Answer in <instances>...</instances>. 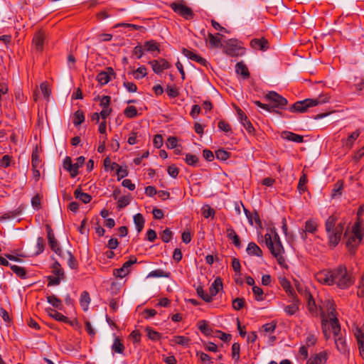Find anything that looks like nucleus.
Listing matches in <instances>:
<instances>
[{
	"label": "nucleus",
	"mask_w": 364,
	"mask_h": 364,
	"mask_svg": "<svg viewBox=\"0 0 364 364\" xmlns=\"http://www.w3.org/2000/svg\"><path fill=\"white\" fill-rule=\"evenodd\" d=\"M336 217L331 215L328 217L325 223L328 245L331 247H335L338 245L344 229L343 223L336 224Z\"/></svg>",
	"instance_id": "nucleus-1"
},
{
	"label": "nucleus",
	"mask_w": 364,
	"mask_h": 364,
	"mask_svg": "<svg viewBox=\"0 0 364 364\" xmlns=\"http://www.w3.org/2000/svg\"><path fill=\"white\" fill-rule=\"evenodd\" d=\"M264 241L272 255L276 257L279 264L284 267L286 265V260L282 256L284 250L277 233L274 232V237L269 233H266L264 235Z\"/></svg>",
	"instance_id": "nucleus-2"
},
{
	"label": "nucleus",
	"mask_w": 364,
	"mask_h": 364,
	"mask_svg": "<svg viewBox=\"0 0 364 364\" xmlns=\"http://www.w3.org/2000/svg\"><path fill=\"white\" fill-rule=\"evenodd\" d=\"M330 96L328 92L321 93L315 99H305L304 100L296 102L291 107L290 110L293 112L304 113L309 107L320 105L329 101Z\"/></svg>",
	"instance_id": "nucleus-3"
},
{
	"label": "nucleus",
	"mask_w": 364,
	"mask_h": 364,
	"mask_svg": "<svg viewBox=\"0 0 364 364\" xmlns=\"http://www.w3.org/2000/svg\"><path fill=\"white\" fill-rule=\"evenodd\" d=\"M333 284L341 289L349 288L354 284V279L344 265H340L333 269Z\"/></svg>",
	"instance_id": "nucleus-4"
},
{
	"label": "nucleus",
	"mask_w": 364,
	"mask_h": 364,
	"mask_svg": "<svg viewBox=\"0 0 364 364\" xmlns=\"http://www.w3.org/2000/svg\"><path fill=\"white\" fill-rule=\"evenodd\" d=\"M265 98L269 102V104H264L257 100L255 101L254 103L258 107L268 111H270L269 106L283 108L287 103V100L279 95L278 92H268Z\"/></svg>",
	"instance_id": "nucleus-5"
},
{
	"label": "nucleus",
	"mask_w": 364,
	"mask_h": 364,
	"mask_svg": "<svg viewBox=\"0 0 364 364\" xmlns=\"http://www.w3.org/2000/svg\"><path fill=\"white\" fill-rule=\"evenodd\" d=\"M353 235L348 238L346 242V246L351 254L355 253L363 237V234L358 222L354 224L353 227Z\"/></svg>",
	"instance_id": "nucleus-6"
},
{
	"label": "nucleus",
	"mask_w": 364,
	"mask_h": 364,
	"mask_svg": "<svg viewBox=\"0 0 364 364\" xmlns=\"http://www.w3.org/2000/svg\"><path fill=\"white\" fill-rule=\"evenodd\" d=\"M171 9L186 20H191L194 17L193 10L187 6L183 1H177L170 4Z\"/></svg>",
	"instance_id": "nucleus-7"
},
{
	"label": "nucleus",
	"mask_w": 364,
	"mask_h": 364,
	"mask_svg": "<svg viewBox=\"0 0 364 364\" xmlns=\"http://www.w3.org/2000/svg\"><path fill=\"white\" fill-rule=\"evenodd\" d=\"M326 308L327 310V313L329 317L330 323L331 325V328L333 332V334L336 336L338 335V333L341 331L340 325L338 323V320L337 319L335 312H336V308L334 304L330 301L328 300L326 301Z\"/></svg>",
	"instance_id": "nucleus-8"
},
{
	"label": "nucleus",
	"mask_w": 364,
	"mask_h": 364,
	"mask_svg": "<svg viewBox=\"0 0 364 364\" xmlns=\"http://www.w3.org/2000/svg\"><path fill=\"white\" fill-rule=\"evenodd\" d=\"M223 52L228 55L234 57L242 54V48L237 40L230 39L223 46Z\"/></svg>",
	"instance_id": "nucleus-9"
},
{
	"label": "nucleus",
	"mask_w": 364,
	"mask_h": 364,
	"mask_svg": "<svg viewBox=\"0 0 364 364\" xmlns=\"http://www.w3.org/2000/svg\"><path fill=\"white\" fill-rule=\"evenodd\" d=\"M137 259L135 257H131L128 261L124 262L122 267L114 269L113 270V274L116 277L124 278L130 272V268L132 265L136 262Z\"/></svg>",
	"instance_id": "nucleus-10"
},
{
	"label": "nucleus",
	"mask_w": 364,
	"mask_h": 364,
	"mask_svg": "<svg viewBox=\"0 0 364 364\" xmlns=\"http://www.w3.org/2000/svg\"><path fill=\"white\" fill-rule=\"evenodd\" d=\"M46 38V35L43 31L39 30L35 33L32 43L36 51L41 52L43 50Z\"/></svg>",
	"instance_id": "nucleus-11"
},
{
	"label": "nucleus",
	"mask_w": 364,
	"mask_h": 364,
	"mask_svg": "<svg viewBox=\"0 0 364 364\" xmlns=\"http://www.w3.org/2000/svg\"><path fill=\"white\" fill-rule=\"evenodd\" d=\"M115 76V73L111 67H107L97 75V80L100 85L107 84Z\"/></svg>",
	"instance_id": "nucleus-12"
},
{
	"label": "nucleus",
	"mask_w": 364,
	"mask_h": 364,
	"mask_svg": "<svg viewBox=\"0 0 364 364\" xmlns=\"http://www.w3.org/2000/svg\"><path fill=\"white\" fill-rule=\"evenodd\" d=\"M316 280L326 285H333V270L321 271L316 274Z\"/></svg>",
	"instance_id": "nucleus-13"
},
{
	"label": "nucleus",
	"mask_w": 364,
	"mask_h": 364,
	"mask_svg": "<svg viewBox=\"0 0 364 364\" xmlns=\"http://www.w3.org/2000/svg\"><path fill=\"white\" fill-rule=\"evenodd\" d=\"M151 65L152 70L155 73H160L164 70L169 68L170 64L165 59L154 60L149 62Z\"/></svg>",
	"instance_id": "nucleus-14"
},
{
	"label": "nucleus",
	"mask_w": 364,
	"mask_h": 364,
	"mask_svg": "<svg viewBox=\"0 0 364 364\" xmlns=\"http://www.w3.org/2000/svg\"><path fill=\"white\" fill-rule=\"evenodd\" d=\"M250 46L255 50L265 51L269 48V42L264 38H254L250 41Z\"/></svg>",
	"instance_id": "nucleus-15"
},
{
	"label": "nucleus",
	"mask_w": 364,
	"mask_h": 364,
	"mask_svg": "<svg viewBox=\"0 0 364 364\" xmlns=\"http://www.w3.org/2000/svg\"><path fill=\"white\" fill-rule=\"evenodd\" d=\"M47 230L48 243L51 250L54 251L58 255L61 256L62 250L59 247L58 241L55 238V236L49 226L47 227Z\"/></svg>",
	"instance_id": "nucleus-16"
},
{
	"label": "nucleus",
	"mask_w": 364,
	"mask_h": 364,
	"mask_svg": "<svg viewBox=\"0 0 364 364\" xmlns=\"http://www.w3.org/2000/svg\"><path fill=\"white\" fill-rule=\"evenodd\" d=\"M300 302L298 298H294L293 303L284 306V311L287 316H293L299 311Z\"/></svg>",
	"instance_id": "nucleus-17"
},
{
	"label": "nucleus",
	"mask_w": 364,
	"mask_h": 364,
	"mask_svg": "<svg viewBox=\"0 0 364 364\" xmlns=\"http://www.w3.org/2000/svg\"><path fill=\"white\" fill-rule=\"evenodd\" d=\"M223 289V282L220 277L216 278L214 282L211 284L209 288L210 296L211 299Z\"/></svg>",
	"instance_id": "nucleus-18"
},
{
	"label": "nucleus",
	"mask_w": 364,
	"mask_h": 364,
	"mask_svg": "<svg viewBox=\"0 0 364 364\" xmlns=\"http://www.w3.org/2000/svg\"><path fill=\"white\" fill-rule=\"evenodd\" d=\"M63 168L70 172L71 177L75 178L78 171L74 169V164L72 163L71 158L66 156L63 160Z\"/></svg>",
	"instance_id": "nucleus-19"
},
{
	"label": "nucleus",
	"mask_w": 364,
	"mask_h": 364,
	"mask_svg": "<svg viewBox=\"0 0 364 364\" xmlns=\"http://www.w3.org/2000/svg\"><path fill=\"white\" fill-rule=\"evenodd\" d=\"M226 232H227L228 238L229 240H232L233 244L237 247H241L240 240L238 235L236 234V232L233 230V228L230 226L227 228Z\"/></svg>",
	"instance_id": "nucleus-20"
},
{
	"label": "nucleus",
	"mask_w": 364,
	"mask_h": 364,
	"mask_svg": "<svg viewBox=\"0 0 364 364\" xmlns=\"http://www.w3.org/2000/svg\"><path fill=\"white\" fill-rule=\"evenodd\" d=\"M282 136L283 138L289 141H292L296 143H301L304 141L303 136L294 134L291 132H282Z\"/></svg>",
	"instance_id": "nucleus-21"
},
{
	"label": "nucleus",
	"mask_w": 364,
	"mask_h": 364,
	"mask_svg": "<svg viewBox=\"0 0 364 364\" xmlns=\"http://www.w3.org/2000/svg\"><path fill=\"white\" fill-rule=\"evenodd\" d=\"M246 251H247V254L250 255L257 256V257L262 256V250L255 242H250L247 245Z\"/></svg>",
	"instance_id": "nucleus-22"
},
{
	"label": "nucleus",
	"mask_w": 364,
	"mask_h": 364,
	"mask_svg": "<svg viewBox=\"0 0 364 364\" xmlns=\"http://www.w3.org/2000/svg\"><path fill=\"white\" fill-rule=\"evenodd\" d=\"M327 360L326 354L321 352L311 358L307 364H323Z\"/></svg>",
	"instance_id": "nucleus-23"
},
{
	"label": "nucleus",
	"mask_w": 364,
	"mask_h": 364,
	"mask_svg": "<svg viewBox=\"0 0 364 364\" xmlns=\"http://www.w3.org/2000/svg\"><path fill=\"white\" fill-rule=\"evenodd\" d=\"M190 339L183 336H175L171 340V344H178L183 347H187L189 345Z\"/></svg>",
	"instance_id": "nucleus-24"
},
{
	"label": "nucleus",
	"mask_w": 364,
	"mask_h": 364,
	"mask_svg": "<svg viewBox=\"0 0 364 364\" xmlns=\"http://www.w3.org/2000/svg\"><path fill=\"white\" fill-rule=\"evenodd\" d=\"M48 315L55 319L56 321L64 322V323H68L69 320L68 318L63 315L61 313L58 312L57 311L48 309H47Z\"/></svg>",
	"instance_id": "nucleus-25"
},
{
	"label": "nucleus",
	"mask_w": 364,
	"mask_h": 364,
	"mask_svg": "<svg viewBox=\"0 0 364 364\" xmlns=\"http://www.w3.org/2000/svg\"><path fill=\"white\" fill-rule=\"evenodd\" d=\"M306 296L307 299V306L309 311L313 314L316 315L317 314V306L316 305L315 301L313 299L311 294L309 292H306Z\"/></svg>",
	"instance_id": "nucleus-26"
},
{
	"label": "nucleus",
	"mask_w": 364,
	"mask_h": 364,
	"mask_svg": "<svg viewBox=\"0 0 364 364\" xmlns=\"http://www.w3.org/2000/svg\"><path fill=\"white\" fill-rule=\"evenodd\" d=\"M90 301L91 299L89 293L86 291H82L80 295V303L84 311H87Z\"/></svg>",
	"instance_id": "nucleus-27"
},
{
	"label": "nucleus",
	"mask_w": 364,
	"mask_h": 364,
	"mask_svg": "<svg viewBox=\"0 0 364 364\" xmlns=\"http://www.w3.org/2000/svg\"><path fill=\"white\" fill-rule=\"evenodd\" d=\"M343 187V182L341 180H338L334 185L331 192V198H338L342 194V189Z\"/></svg>",
	"instance_id": "nucleus-28"
},
{
	"label": "nucleus",
	"mask_w": 364,
	"mask_h": 364,
	"mask_svg": "<svg viewBox=\"0 0 364 364\" xmlns=\"http://www.w3.org/2000/svg\"><path fill=\"white\" fill-rule=\"evenodd\" d=\"M124 346L119 337H115L112 346V350L119 354H122L124 351Z\"/></svg>",
	"instance_id": "nucleus-29"
},
{
	"label": "nucleus",
	"mask_w": 364,
	"mask_h": 364,
	"mask_svg": "<svg viewBox=\"0 0 364 364\" xmlns=\"http://www.w3.org/2000/svg\"><path fill=\"white\" fill-rule=\"evenodd\" d=\"M74 196L76 198L80 200L84 203H88L90 202L92 197L90 195L81 191L80 188H77L74 192Z\"/></svg>",
	"instance_id": "nucleus-30"
},
{
	"label": "nucleus",
	"mask_w": 364,
	"mask_h": 364,
	"mask_svg": "<svg viewBox=\"0 0 364 364\" xmlns=\"http://www.w3.org/2000/svg\"><path fill=\"white\" fill-rule=\"evenodd\" d=\"M318 224L314 219L306 221L304 226V232L308 233H314L317 230Z\"/></svg>",
	"instance_id": "nucleus-31"
},
{
	"label": "nucleus",
	"mask_w": 364,
	"mask_h": 364,
	"mask_svg": "<svg viewBox=\"0 0 364 364\" xmlns=\"http://www.w3.org/2000/svg\"><path fill=\"white\" fill-rule=\"evenodd\" d=\"M134 223L136 225L137 232H140L143 230L145 223L143 215L141 213L136 214L134 216Z\"/></svg>",
	"instance_id": "nucleus-32"
},
{
	"label": "nucleus",
	"mask_w": 364,
	"mask_h": 364,
	"mask_svg": "<svg viewBox=\"0 0 364 364\" xmlns=\"http://www.w3.org/2000/svg\"><path fill=\"white\" fill-rule=\"evenodd\" d=\"M235 70L237 74L243 77H247L250 75L247 67L242 62L236 64Z\"/></svg>",
	"instance_id": "nucleus-33"
},
{
	"label": "nucleus",
	"mask_w": 364,
	"mask_h": 364,
	"mask_svg": "<svg viewBox=\"0 0 364 364\" xmlns=\"http://www.w3.org/2000/svg\"><path fill=\"white\" fill-rule=\"evenodd\" d=\"M130 74H132L135 79H141L147 75L146 68L145 66L141 65L136 70H133Z\"/></svg>",
	"instance_id": "nucleus-34"
},
{
	"label": "nucleus",
	"mask_w": 364,
	"mask_h": 364,
	"mask_svg": "<svg viewBox=\"0 0 364 364\" xmlns=\"http://www.w3.org/2000/svg\"><path fill=\"white\" fill-rule=\"evenodd\" d=\"M47 301L56 309H62L63 304L60 299L55 295L47 296Z\"/></svg>",
	"instance_id": "nucleus-35"
},
{
	"label": "nucleus",
	"mask_w": 364,
	"mask_h": 364,
	"mask_svg": "<svg viewBox=\"0 0 364 364\" xmlns=\"http://www.w3.org/2000/svg\"><path fill=\"white\" fill-rule=\"evenodd\" d=\"M196 292L198 296H200L204 301L209 303L213 301L211 296H210L209 294L205 292L202 286L199 285L196 287Z\"/></svg>",
	"instance_id": "nucleus-36"
},
{
	"label": "nucleus",
	"mask_w": 364,
	"mask_h": 364,
	"mask_svg": "<svg viewBox=\"0 0 364 364\" xmlns=\"http://www.w3.org/2000/svg\"><path fill=\"white\" fill-rule=\"evenodd\" d=\"M208 41L211 48H220L223 46L220 38L212 33L208 34Z\"/></svg>",
	"instance_id": "nucleus-37"
},
{
	"label": "nucleus",
	"mask_w": 364,
	"mask_h": 364,
	"mask_svg": "<svg viewBox=\"0 0 364 364\" xmlns=\"http://www.w3.org/2000/svg\"><path fill=\"white\" fill-rule=\"evenodd\" d=\"M144 48L146 51L149 52H159V46L157 43L154 41H146L144 44Z\"/></svg>",
	"instance_id": "nucleus-38"
},
{
	"label": "nucleus",
	"mask_w": 364,
	"mask_h": 364,
	"mask_svg": "<svg viewBox=\"0 0 364 364\" xmlns=\"http://www.w3.org/2000/svg\"><path fill=\"white\" fill-rule=\"evenodd\" d=\"M146 332L147 333V336L149 337V339H151V341H159L160 340L161 336V333L153 330L150 327H146V329H145Z\"/></svg>",
	"instance_id": "nucleus-39"
},
{
	"label": "nucleus",
	"mask_w": 364,
	"mask_h": 364,
	"mask_svg": "<svg viewBox=\"0 0 364 364\" xmlns=\"http://www.w3.org/2000/svg\"><path fill=\"white\" fill-rule=\"evenodd\" d=\"M11 269L20 278H26V272L23 267L17 265H11Z\"/></svg>",
	"instance_id": "nucleus-40"
},
{
	"label": "nucleus",
	"mask_w": 364,
	"mask_h": 364,
	"mask_svg": "<svg viewBox=\"0 0 364 364\" xmlns=\"http://www.w3.org/2000/svg\"><path fill=\"white\" fill-rule=\"evenodd\" d=\"M338 334H339V333ZM334 336H335V343L337 346L338 350L340 352H345L346 348V341L341 337H338V335L336 336L334 334Z\"/></svg>",
	"instance_id": "nucleus-41"
},
{
	"label": "nucleus",
	"mask_w": 364,
	"mask_h": 364,
	"mask_svg": "<svg viewBox=\"0 0 364 364\" xmlns=\"http://www.w3.org/2000/svg\"><path fill=\"white\" fill-rule=\"evenodd\" d=\"M85 121V116L83 112L77 110L74 114L73 124L75 126L80 125Z\"/></svg>",
	"instance_id": "nucleus-42"
},
{
	"label": "nucleus",
	"mask_w": 364,
	"mask_h": 364,
	"mask_svg": "<svg viewBox=\"0 0 364 364\" xmlns=\"http://www.w3.org/2000/svg\"><path fill=\"white\" fill-rule=\"evenodd\" d=\"M32 168H38L41 165V159L37 149L34 150L31 156Z\"/></svg>",
	"instance_id": "nucleus-43"
},
{
	"label": "nucleus",
	"mask_w": 364,
	"mask_h": 364,
	"mask_svg": "<svg viewBox=\"0 0 364 364\" xmlns=\"http://www.w3.org/2000/svg\"><path fill=\"white\" fill-rule=\"evenodd\" d=\"M240 344L238 343H234L232 346V359L237 362L240 360Z\"/></svg>",
	"instance_id": "nucleus-44"
},
{
	"label": "nucleus",
	"mask_w": 364,
	"mask_h": 364,
	"mask_svg": "<svg viewBox=\"0 0 364 364\" xmlns=\"http://www.w3.org/2000/svg\"><path fill=\"white\" fill-rule=\"evenodd\" d=\"M52 272H53V273L55 276H59V277H64V271L61 268V266H60V263L58 262H55L53 264V270H52Z\"/></svg>",
	"instance_id": "nucleus-45"
},
{
	"label": "nucleus",
	"mask_w": 364,
	"mask_h": 364,
	"mask_svg": "<svg viewBox=\"0 0 364 364\" xmlns=\"http://www.w3.org/2000/svg\"><path fill=\"white\" fill-rule=\"evenodd\" d=\"M124 114L129 118H133L137 115V110L134 106H128L124 109Z\"/></svg>",
	"instance_id": "nucleus-46"
},
{
	"label": "nucleus",
	"mask_w": 364,
	"mask_h": 364,
	"mask_svg": "<svg viewBox=\"0 0 364 364\" xmlns=\"http://www.w3.org/2000/svg\"><path fill=\"white\" fill-rule=\"evenodd\" d=\"M252 291L255 294V299L257 301H263L264 299V296H263V294H264L263 290L260 287H257V286H253Z\"/></svg>",
	"instance_id": "nucleus-47"
},
{
	"label": "nucleus",
	"mask_w": 364,
	"mask_h": 364,
	"mask_svg": "<svg viewBox=\"0 0 364 364\" xmlns=\"http://www.w3.org/2000/svg\"><path fill=\"white\" fill-rule=\"evenodd\" d=\"M215 156L221 161H226L230 157V153L223 149H219L215 152Z\"/></svg>",
	"instance_id": "nucleus-48"
},
{
	"label": "nucleus",
	"mask_w": 364,
	"mask_h": 364,
	"mask_svg": "<svg viewBox=\"0 0 364 364\" xmlns=\"http://www.w3.org/2000/svg\"><path fill=\"white\" fill-rule=\"evenodd\" d=\"M198 161V159L196 155L188 154L186 156V162L190 165L195 166H196L197 163Z\"/></svg>",
	"instance_id": "nucleus-49"
},
{
	"label": "nucleus",
	"mask_w": 364,
	"mask_h": 364,
	"mask_svg": "<svg viewBox=\"0 0 364 364\" xmlns=\"http://www.w3.org/2000/svg\"><path fill=\"white\" fill-rule=\"evenodd\" d=\"M202 214L205 218L213 217L215 215V210L209 205H205L202 209Z\"/></svg>",
	"instance_id": "nucleus-50"
},
{
	"label": "nucleus",
	"mask_w": 364,
	"mask_h": 364,
	"mask_svg": "<svg viewBox=\"0 0 364 364\" xmlns=\"http://www.w3.org/2000/svg\"><path fill=\"white\" fill-rule=\"evenodd\" d=\"M244 305L245 299L243 298H236L232 301V307L237 311L241 309Z\"/></svg>",
	"instance_id": "nucleus-51"
},
{
	"label": "nucleus",
	"mask_w": 364,
	"mask_h": 364,
	"mask_svg": "<svg viewBox=\"0 0 364 364\" xmlns=\"http://www.w3.org/2000/svg\"><path fill=\"white\" fill-rule=\"evenodd\" d=\"M64 277H61L59 276L53 277V276H48V286H53V285H58L60 283V281L63 279Z\"/></svg>",
	"instance_id": "nucleus-52"
},
{
	"label": "nucleus",
	"mask_w": 364,
	"mask_h": 364,
	"mask_svg": "<svg viewBox=\"0 0 364 364\" xmlns=\"http://www.w3.org/2000/svg\"><path fill=\"white\" fill-rule=\"evenodd\" d=\"M130 203V198L128 196H122L117 201V206L119 208L126 207Z\"/></svg>",
	"instance_id": "nucleus-53"
},
{
	"label": "nucleus",
	"mask_w": 364,
	"mask_h": 364,
	"mask_svg": "<svg viewBox=\"0 0 364 364\" xmlns=\"http://www.w3.org/2000/svg\"><path fill=\"white\" fill-rule=\"evenodd\" d=\"M232 267L235 272V274L240 277L241 275L240 260L237 258H233L232 260Z\"/></svg>",
	"instance_id": "nucleus-54"
},
{
	"label": "nucleus",
	"mask_w": 364,
	"mask_h": 364,
	"mask_svg": "<svg viewBox=\"0 0 364 364\" xmlns=\"http://www.w3.org/2000/svg\"><path fill=\"white\" fill-rule=\"evenodd\" d=\"M161 237L164 242H168L172 237V232L170 230V229L166 228L163 231Z\"/></svg>",
	"instance_id": "nucleus-55"
},
{
	"label": "nucleus",
	"mask_w": 364,
	"mask_h": 364,
	"mask_svg": "<svg viewBox=\"0 0 364 364\" xmlns=\"http://www.w3.org/2000/svg\"><path fill=\"white\" fill-rule=\"evenodd\" d=\"M307 182L306 176L305 175H303L300 177L299 181L298 183V189L300 193H302L306 189V183Z\"/></svg>",
	"instance_id": "nucleus-56"
},
{
	"label": "nucleus",
	"mask_w": 364,
	"mask_h": 364,
	"mask_svg": "<svg viewBox=\"0 0 364 364\" xmlns=\"http://www.w3.org/2000/svg\"><path fill=\"white\" fill-rule=\"evenodd\" d=\"M357 295L358 297L364 296V274L358 283Z\"/></svg>",
	"instance_id": "nucleus-57"
},
{
	"label": "nucleus",
	"mask_w": 364,
	"mask_h": 364,
	"mask_svg": "<svg viewBox=\"0 0 364 364\" xmlns=\"http://www.w3.org/2000/svg\"><path fill=\"white\" fill-rule=\"evenodd\" d=\"M144 50L145 49L144 46H136L134 47L133 50V54L136 56L137 59H140L144 55Z\"/></svg>",
	"instance_id": "nucleus-58"
},
{
	"label": "nucleus",
	"mask_w": 364,
	"mask_h": 364,
	"mask_svg": "<svg viewBox=\"0 0 364 364\" xmlns=\"http://www.w3.org/2000/svg\"><path fill=\"white\" fill-rule=\"evenodd\" d=\"M276 326L277 325L274 322H271L263 325L262 329L266 333H272L274 331Z\"/></svg>",
	"instance_id": "nucleus-59"
},
{
	"label": "nucleus",
	"mask_w": 364,
	"mask_h": 364,
	"mask_svg": "<svg viewBox=\"0 0 364 364\" xmlns=\"http://www.w3.org/2000/svg\"><path fill=\"white\" fill-rule=\"evenodd\" d=\"M242 124L243 125V127L245 128V129L247 130V132L249 133V134H254L255 132V128L252 125V124L251 123V122L248 119L245 120L244 122L242 123Z\"/></svg>",
	"instance_id": "nucleus-60"
},
{
	"label": "nucleus",
	"mask_w": 364,
	"mask_h": 364,
	"mask_svg": "<svg viewBox=\"0 0 364 364\" xmlns=\"http://www.w3.org/2000/svg\"><path fill=\"white\" fill-rule=\"evenodd\" d=\"M68 264L71 269H76L77 267V262L74 258V257L72 255L70 252H68Z\"/></svg>",
	"instance_id": "nucleus-61"
},
{
	"label": "nucleus",
	"mask_w": 364,
	"mask_h": 364,
	"mask_svg": "<svg viewBox=\"0 0 364 364\" xmlns=\"http://www.w3.org/2000/svg\"><path fill=\"white\" fill-rule=\"evenodd\" d=\"M218 128L225 132H229L231 131L230 125L223 120L219 121Z\"/></svg>",
	"instance_id": "nucleus-62"
},
{
	"label": "nucleus",
	"mask_w": 364,
	"mask_h": 364,
	"mask_svg": "<svg viewBox=\"0 0 364 364\" xmlns=\"http://www.w3.org/2000/svg\"><path fill=\"white\" fill-rule=\"evenodd\" d=\"M178 140L176 137L170 136L166 141V146L168 149H174L178 146Z\"/></svg>",
	"instance_id": "nucleus-63"
},
{
	"label": "nucleus",
	"mask_w": 364,
	"mask_h": 364,
	"mask_svg": "<svg viewBox=\"0 0 364 364\" xmlns=\"http://www.w3.org/2000/svg\"><path fill=\"white\" fill-rule=\"evenodd\" d=\"M355 336L357 339L358 343H364V331L361 329H356L355 332Z\"/></svg>",
	"instance_id": "nucleus-64"
}]
</instances>
